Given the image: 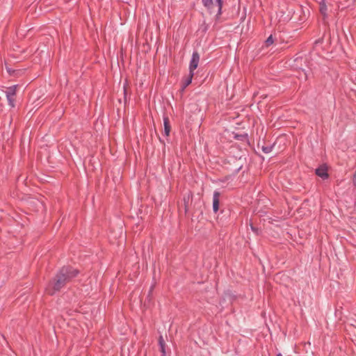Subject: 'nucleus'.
Segmentation results:
<instances>
[{
	"label": "nucleus",
	"instance_id": "nucleus-10",
	"mask_svg": "<svg viewBox=\"0 0 356 356\" xmlns=\"http://www.w3.org/2000/svg\"><path fill=\"white\" fill-rule=\"evenodd\" d=\"M6 99L8 100V105L12 107V108H14L15 106V96H12V95H6Z\"/></svg>",
	"mask_w": 356,
	"mask_h": 356
},
{
	"label": "nucleus",
	"instance_id": "nucleus-17",
	"mask_svg": "<svg viewBox=\"0 0 356 356\" xmlns=\"http://www.w3.org/2000/svg\"><path fill=\"white\" fill-rule=\"evenodd\" d=\"M242 167H243V164H241L237 168H236L234 170V173L237 174L242 169Z\"/></svg>",
	"mask_w": 356,
	"mask_h": 356
},
{
	"label": "nucleus",
	"instance_id": "nucleus-18",
	"mask_svg": "<svg viewBox=\"0 0 356 356\" xmlns=\"http://www.w3.org/2000/svg\"><path fill=\"white\" fill-rule=\"evenodd\" d=\"M353 183L355 187H356V171L354 172L353 177Z\"/></svg>",
	"mask_w": 356,
	"mask_h": 356
},
{
	"label": "nucleus",
	"instance_id": "nucleus-9",
	"mask_svg": "<svg viewBox=\"0 0 356 356\" xmlns=\"http://www.w3.org/2000/svg\"><path fill=\"white\" fill-rule=\"evenodd\" d=\"M159 347H160V351L162 353V356H166L165 355V341L162 336H160V337L159 339Z\"/></svg>",
	"mask_w": 356,
	"mask_h": 356
},
{
	"label": "nucleus",
	"instance_id": "nucleus-4",
	"mask_svg": "<svg viewBox=\"0 0 356 356\" xmlns=\"http://www.w3.org/2000/svg\"><path fill=\"white\" fill-rule=\"evenodd\" d=\"M316 175L322 178L326 179L328 178L329 175L327 173V168L325 165H321L316 169Z\"/></svg>",
	"mask_w": 356,
	"mask_h": 356
},
{
	"label": "nucleus",
	"instance_id": "nucleus-14",
	"mask_svg": "<svg viewBox=\"0 0 356 356\" xmlns=\"http://www.w3.org/2000/svg\"><path fill=\"white\" fill-rule=\"evenodd\" d=\"M236 139L239 140H245L248 139V134L236 135L234 137Z\"/></svg>",
	"mask_w": 356,
	"mask_h": 356
},
{
	"label": "nucleus",
	"instance_id": "nucleus-22",
	"mask_svg": "<svg viewBox=\"0 0 356 356\" xmlns=\"http://www.w3.org/2000/svg\"><path fill=\"white\" fill-rule=\"evenodd\" d=\"M251 228L252 230H254V228L252 226H251Z\"/></svg>",
	"mask_w": 356,
	"mask_h": 356
},
{
	"label": "nucleus",
	"instance_id": "nucleus-11",
	"mask_svg": "<svg viewBox=\"0 0 356 356\" xmlns=\"http://www.w3.org/2000/svg\"><path fill=\"white\" fill-rule=\"evenodd\" d=\"M202 4L204 7H206L208 10H211L213 6V0H202Z\"/></svg>",
	"mask_w": 356,
	"mask_h": 356
},
{
	"label": "nucleus",
	"instance_id": "nucleus-5",
	"mask_svg": "<svg viewBox=\"0 0 356 356\" xmlns=\"http://www.w3.org/2000/svg\"><path fill=\"white\" fill-rule=\"evenodd\" d=\"M193 75H194V72L189 71V74H188V76H186V78H184L183 79L182 86H181L182 90H184L188 86H189L191 83Z\"/></svg>",
	"mask_w": 356,
	"mask_h": 356
},
{
	"label": "nucleus",
	"instance_id": "nucleus-20",
	"mask_svg": "<svg viewBox=\"0 0 356 356\" xmlns=\"http://www.w3.org/2000/svg\"><path fill=\"white\" fill-rule=\"evenodd\" d=\"M124 101L126 102L127 91H126L125 88H124Z\"/></svg>",
	"mask_w": 356,
	"mask_h": 356
},
{
	"label": "nucleus",
	"instance_id": "nucleus-3",
	"mask_svg": "<svg viewBox=\"0 0 356 356\" xmlns=\"http://www.w3.org/2000/svg\"><path fill=\"white\" fill-rule=\"evenodd\" d=\"M220 193L218 191H215L213 194V211L216 213L219 211L220 207Z\"/></svg>",
	"mask_w": 356,
	"mask_h": 356
},
{
	"label": "nucleus",
	"instance_id": "nucleus-2",
	"mask_svg": "<svg viewBox=\"0 0 356 356\" xmlns=\"http://www.w3.org/2000/svg\"><path fill=\"white\" fill-rule=\"evenodd\" d=\"M200 62V54L197 51H194L192 54L191 59L189 64V71L194 72V70L197 67Z\"/></svg>",
	"mask_w": 356,
	"mask_h": 356
},
{
	"label": "nucleus",
	"instance_id": "nucleus-7",
	"mask_svg": "<svg viewBox=\"0 0 356 356\" xmlns=\"http://www.w3.org/2000/svg\"><path fill=\"white\" fill-rule=\"evenodd\" d=\"M319 10L320 13L323 15L324 18L327 17V6L325 0H319Z\"/></svg>",
	"mask_w": 356,
	"mask_h": 356
},
{
	"label": "nucleus",
	"instance_id": "nucleus-13",
	"mask_svg": "<svg viewBox=\"0 0 356 356\" xmlns=\"http://www.w3.org/2000/svg\"><path fill=\"white\" fill-rule=\"evenodd\" d=\"M216 3L218 6V13L217 17L220 15L222 13V0H216Z\"/></svg>",
	"mask_w": 356,
	"mask_h": 356
},
{
	"label": "nucleus",
	"instance_id": "nucleus-1",
	"mask_svg": "<svg viewBox=\"0 0 356 356\" xmlns=\"http://www.w3.org/2000/svg\"><path fill=\"white\" fill-rule=\"evenodd\" d=\"M79 273V271L72 266H63L49 281L46 288L47 293L51 296L54 295L76 277Z\"/></svg>",
	"mask_w": 356,
	"mask_h": 356
},
{
	"label": "nucleus",
	"instance_id": "nucleus-15",
	"mask_svg": "<svg viewBox=\"0 0 356 356\" xmlns=\"http://www.w3.org/2000/svg\"><path fill=\"white\" fill-rule=\"evenodd\" d=\"M273 38L272 35H270L265 41L266 46H269L273 43Z\"/></svg>",
	"mask_w": 356,
	"mask_h": 356
},
{
	"label": "nucleus",
	"instance_id": "nucleus-8",
	"mask_svg": "<svg viewBox=\"0 0 356 356\" xmlns=\"http://www.w3.org/2000/svg\"><path fill=\"white\" fill-rule=\"evenodd\" d=\"M17 85H14V86L7 88L6 90L5 91L6 95H12V96H15L16 92H17Z\"/></svg>",
	"mask_w": 356,
	"mask_h": 356
},
{
	"label": "nucleus",
	"instance_id": "nucleus-12",
	"mask_svg": "<svg viewBox=\"0 0 356 356\" xmlns=\"http://www.w3.org/2000/svg\"><path fill=\"white\" fill-rule=\"evenodd\" d=\"M274 145H275V144H273L272 145H267V146L263 145L261 147V149H262L263 152H264L265 154H268L272 152Z\"/></svg>",
	"mask_w": 356,
	"mask_h": 356
},
{
	"label": "nucleus",
	"instance_id": "nucleus-21",
	"mask_svg": "<svg viewBox=\"0 0 356 356\" xmlns=\"http://www.w3.org/2000/svg\"><path fill=\"white\" fill-rule=\"evenodd\" d=\"M277 356H282V355L280 353L277 355Z\"/></svg>",
	"mask_w": 356,
	"mask_h": 356
},
{
	"label": "nucleus",
	"instance_id": "nucleus-16",
	"mask_svg": "<svg viewBox=\"0 0 356 356\" xmlns=\"http://www.w3.org/2000/svg\"><path fill=\"white\" fill-rule=\"evenodd\" d=\"M184 212L186 213L188 211V198L186 199V197L184 198Z\"/></svg>",
	"mask_w": 356,
	"mask_h": 356
},
{
	"label": "nucleus",
	"instance_id": "nucleus-19",
	"mask_svg": "<svg viewBox=\"0 0 356 356\" xmlns=\"http://www.w3.org/2000/svg\"><path fill=\"white\" fill-rule=\"evenodd\" d=\"M7 71L11 75L15 73V70H12L10 68H7Z\"/></svg>",
	"mask_w": 356,
	"mask_h": 356
},
{
	"label": "nucleus",
	"instance_id": "nucleus-6",
	"mask_svg": "<svg viewBox=\"0 0 356 356\" xmlns=\"http://www.w3.org/2000/svg\"><path fill=\"white\" fill-rule=\"evenodd\" d=\"M163 125H164V134L166 136H168L171 130V126L170 124V120L168 117L163 118Z\"/></svg>",
	"mask_w": 356,
	"mask_h": 356
}]
</instances>
